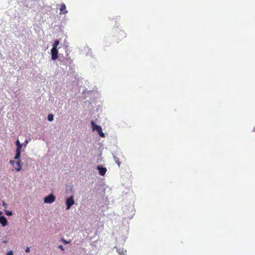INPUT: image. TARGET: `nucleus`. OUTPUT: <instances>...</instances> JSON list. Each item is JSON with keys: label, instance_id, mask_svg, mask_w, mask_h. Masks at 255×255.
<instances>
[{"label": "nucleus", "instance_id": "nucleus-9", "mask_svg": "<svg viewBox=\"0 0 255 255\" xmlns=\"http://www.w3.org/2000/svg\"><path fill=\"white\" fill-rule=\"evenodd\" d=\"M0 223L3 226L5 227L7 224V221L4 216H0Z\"/></svg>", "mask_w": 255, "mask_h": 255}, {"label": "nucleus", "instance_id": "nucleus-15", "mask_svg": "<svg viewBox=\"0 0 255 255\" xmlns=\"http://www.w3.org/2000/svg\"><path fill=\"white\" fill-rule=\"evenodd\" d=\"M2 206L5 208H6L7 207V204L4 202L3 201V203H2Z\"/></svg>", "mask_w": 255, "mask_h": 255}, {"label": "nucleus", "instance_id": "nucleus-3", "mask_svg": "<svg viewBox=\"0 0 255 255\" xmlns=\"http://www.w3.org/2000/svg\"><path fill=\"white\" fill-rule=\"evenodd\" d=\"M10 164H11L15 169L17 171H20L21 170V164L20 160L17 161H14L12 160L9 161Z\"/></svg>", "mask_w": 255, "mask_h": 255}, {"label": "nucleus", "instance_id": "nucleus-19", "mask_svg": "<svg viewBox=\"0 0 255 255\" xmlns=\"http://www.w3.org/2000/svg\"><path fill=\"white\" fill-rule=\"evenodd\" d=\"M27 142H27V140H25V144H26L27 143Z\"/></svg>", "mask_w": 255, "mask_h": 255}, {"label": "nucleus", "instance_id": "nucleus-5", "mask_svg": "<svg viewBox=\"0 0 255 255\" xmlns=\"http://www.w3.org/2000/svg\"><path fill=\"white\" fill-rule=\"evenodd\" d=\"M55 200V197L52 194H50L49 195L45 197L44 199V203H52L54 202Z\"/></svg>", "mask_w": 255, "mask_h": 255}, {"label": "nucleus", "instance_id": "nucleus-13", "mask_svg": "<svg viewBox=\"0 0 255 255\" xmlns=\"http://www.w3.org/2000/svg\"><path fill=\"white\" fill-rule=\"evenodd\" d=\"M4 211H5V214L7 216H11L12 215V213L11 211H7V210H4Z\"/></svg>", "mask_w": 255, "mask_h": 255}, {"label": "nucleus", "instance_id": "nucleus-12", "mask_svg": "<svg viewBox=\"0 0 255 255\" xmlns=\"http://www.w3.org/2000/svg\"><path fill=\"white\" fill-rule=\"evenodd\" d=\"M47 119L49 121H52L53 120V115L51 114L48 115Z\"/></svg>", "mask_w": 255, "mask_h": 255}, {"label": "nucleus", "instance_id": "nucleus-1", "mask_svg": "<svg viewBox=\"0 0 255 255\" xmlns=\"http://www.w3.org/2000/svg\"><path fill=\"white\" fill-rule=\"evenodd\" d=\"M16 145V149L15 151V155L14 157V159L18 160L19 159L20 156V152H21V149L22 147V144L20 143L19 140L17 139L15 142Z\"/></svg>", "mask_w": 255, "mask_h": 255}, {"label": "nucleus", "instance_id": "nucleus-10", "mask_svg": "<svg viewBox=\"0 0 255 255\" xmlns=\"http://www.w3.org/2000/svg\"><path fill=\"white\" fill-rule=\"evenodd\" d=\"M59 44V40H55L52 44V48H57V47Z\"/></svg>", "mask_w": 255, "mask_h": 255}, {"label": "nucleus", "instance_id": "nucleus-18", "mask_svg": "<svg viewBox=\"0 0 255 255\" xmlns=\"http://www.w3.org/2000/svg\"><path fill=\"white\" fill-rule=\"evenodd\" d=\"M59 248L61 250H64V248H63V246H62V245H60V246H59Z\"/></svg>", "mask_w": 255, "mask_h": 255}, {"label": "nucleus", "instance_id": "nucleus-14", "mask_svg": "<svg viewBox=\"0 0 255 255\" xmlns=\"http://www.w3.org/2000/svg\"><path fill=\"white\" fill-rule=\"evenodd\" d=\"M6 255H13V252L9 251L6 253Z\"/></svg>", "mask_w": 255, "mask_h": 255}, {"label": "nucleus", "instance_id": "nucleus-6", "mask_svg": "<svg viewBox=\"0 0 255 255\" xmlns=\"http://www.w3.org/2000/svg\"><path fill=\"white\" fill-rule=\"evenodd\" d=\"M58 49L57 48H52L51 50V59L55 60L58 58Z\"/></svg>", "mask_w": 255, "mask_h": 255}, {"label": "nucleus", "instance_id": "nucleus-2", "mask_svg": "<svg viewBox=\"0 0 255 255\" xmlns=\"http://www.w3.org/2000/svg\"><path fill=\"white\" fill-rule=\"evenodd\" d=\"M91 125L93 130H96L101 137H105V134L102 131V129L101 126L96 125L93 121H92Z\"/></svg>", "mask_w": 255, "mask_h": 255}, {"label": "nucleus", "instance_id": "nucleus-7", "mask_svg": "<svg viewBox=\"0 0 255 255\" xmlns=\"http://www.w3.org/2000/svg\"><path fill=\"white\" fill-rule=\"evenodd\" d=\"M97 168L99 171L100 175L102 176H104L105 175L107 172V168L106 167L98 166Z\"/></svg>", "mask_w": 255, "mask_h": 255}, {"label": "nucleus", "instance_id": "nucleus-17", "mask_svg": "<svg viewBox=\"0 0 255 255\" xmlns=\"http://www.w3.org/2000/svg\"><path fill=\"white\" fill-rule=\"evenodd\" d=\"M62 241L65 244H68L69 243V242H67L65 240H64L63 239H62Z\"/></svg>", "mask_w": 255, "mask_h": 255}, {"label": "nucleus", "instance_id": "nucleus-20", "mask_svg": "<svg viewBox=\"0 0 255 255\" xmlns=\"http://www.w3.org/2000/svg\"><path fill=\"white\" fill-rule=\"evenodd\" d=\"M253 131H254V132H255V127L254 128H253Z\"/></svg>", "mask_w": 255, "mask_h": 255}, {"label": "nucleus", "instance_id": "nucleus-4", "mask_svg": "<svg viewBox=\"0 0 255 255\" xmlns=\"http://www.w3.org/2000/svg\"><path fill=\"white\" fill-rule=\"evenodd\" d=\"M74 200L73 196L72 195L69 198H67L66 201V204L67 206V209H69L71 206L74 204Z\"/></svg>", "mask_w": 255, "mask_h": 255}, {"label": "nucleus", "instance_id": "nucleus-16", "mask_svg": "<svg viewBox=\"0 0 255 255\" xmlns=\"http://www.w3.org/2000/svg\"><path fill=\"white\" fill-rule=\"evenodd\" d=\"M25 252L26 253H29L30 252V248L29 247H27L25 249Z\"/></svg>", "mask_w": 255, "mask_h": 255}, {"label": "nucleus", "instance_id": "nucleus-8", "mask_svg": "<svg viewBox=\"0 0 255 255\" xmlns=\"http://www.w3.org/2000/svg\"><path fill=\"white\" fill-rule=\"evenodd\" d=\"M60 14H66L68 11L66 10V7L65 4L62 3L59 5Z\"/></svg>", "mask_w": 255, "mask_h": 255}, {"label": "nucleus", "instance_id": "nucleus-21", "mask_svg": "<svg viewBox=\"0 0 255 255\" xmlns=\"http://www.w3.org/2000/svg\"><path fill=\"white\" fill-rule=\"evenodd\" d=\"M1 213H1V211H0V214H1Z\"/></svg>", "mask_w": 255, "mask_h": 255}, {"label": "nucleus", "instance_id": "nucleus-11", "mask_svg": "<svg viewBox=\"0 0 255 255\" xmlns=\"http://www.w3.org/2000/svg\"><path fill=\"white\" fill-rule=\"evenodd\" d=\"M114 160L115 162L118 165L119 167L120 166L121 162H120V159L116 156H114Z\"/></svg>", "mask_w": 255, "mask_h": 255}]
</instances>
